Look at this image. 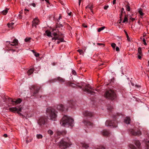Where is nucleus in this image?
Instances as JSON below:
<instances>
[{"instance_id": "4", "label": "nucleus", "mask_w": 149, "mask_h": 149, "mask_svg": "<svg viewBox=\"0 0 149 149\" xmlns=\"http://www.w3.org/2000/svg\"><path fill=\"white\" fill-rule=\"evenodd\" d=\"M104 96L107 98L113 100L116 97L115 93L111 90H109L107 91L105 95Z\"/></svg>"}, {"instance_id": "45", "label": "nucleus", "mask_w": 149, "mask_h": 149, "mask_svg": "<svg viewBox=\"0 0 149 149\" xmlns=\"http://www.w3.org/2000/svg\"><path fill=\"white\" fill-rule=\"evenodd\" d=\"M97 149H105V148L102 146H101L99 147Z\"/></svg>"}, {"instance_id": "63", "label": "nucleus", "mask_w": 149, "mask_h": 149, "mask_svg": "<svg viewBox=\"0 0 149 149\" xmlns=\"http://www.w3.org/2000/svg\"><path fill=\"white\" fill-rule=\"evenodd\" d=\"M71 13H72L71 12H70V13H69L68 14V15H69L70 16V15H71Z\"/></svg>"}, {"instance_id": "11", "label": "nucleus", "mask_w": 149, "mask_h": 149, "mask_svg": "<svg viewBox=\"0 0 149 149\" xmlns=\"http://www.w3.org/2000/svg\"><path fill=\"white\" fill-rule=\"evenodd\" d=\"M46 121V119L44 117H40L38 121V123L40 125H44Z\"/></svg>"}, {"instance_id": "19", "label": "nucleus", "mask_w": 149, "mask_h": 149, "mask_svg": "<svg viewBox=\"0 0 149 149\" xmlns=\"http://www.w3.org/2000/svg\"><path fill=\"white\" fill-rule=\"evenodd\" d=\"M10 42H9V43L11 45L13 46H16L18 45V40L17 39L15 38L13 40V42H11V44Z\"/></svg>"}, {"instance_id": "30", "label": "nucleus", "mask_w": 149, "mask_h": 149, "mask_svg": "<svg viewBox=\"0 0 149 149\" xmlns=\"http://www.w3.org/2000/svg\"><path fill=\"white\" fill-rule=\"evenodd\" d=\"M31 38L30 37H27L25 39V41L26 42H30Z\"/></svg>"}, {"instance_id": "39", "label": "nucleus", "mask_w": 149, "mask_h": 149, "mask_svg": "<svg viewBox=\"0 0 149 149\" xmlns=\"http://www.w3.org/2000/svg\"><path fill=\"white\" fill-rule=\"evenodd\" d=\"M128 20L127 18L126 15H125L124 19L123 22V23H125L126 22H127Z\"/></svg>"}, {"instance_id": "58", "label": "nucleus", "mask_w": 149, "mask_h": 149, "mask_svg": "<svg viewBox=\"0 0 149 149\" xmlns=\"http://www.w3.org/2000/svg\"><path fill=\"white\" fill-rule=\"evenodd\" d=\"M7 135L6 134H5L3 135V136L5 137H7Z\"/></svg>"}, {"instance_id": "29", "label": "nucleus", "mask_w": 149, "mask_h": 149, "mask_svg": "<svg viewBox=\"0 0 149 149\" xmlns=\"http://www.w3.org/2000/svg\"><path fill=\"white\" fill-rule=\"evenodd\" d=\"M81 144H82V146L86 148H87L88 147V145L86 144L84 142L82 143Z\"/></svg>"}, {"instance_id": "27", "label": "nucleus", "mask_w": 149, "mask_h": 149, "mask_svg": "<svg viewBox=\"0 0 149 149\" xmlns=\"http://www.w3.org/2000/svg\"><path fill=\"white\" fill-rule=\"evenodd\" d=\"M14 24V23L12 22L11 23H8L7 24L8 27L11 29H12L13 28V25Z\"/></svg>"}, {"instance_id": "20", "label": "nucleus", "mask_w": 149, "mask_h": 149, "mask_svg": "<svg viewBox=\"0 0 149 149\" xmlns=\"http://www.w3.org/2000/svg\"><path fill=\"white\" fill-rule=\"evenodd\" d=\"M74 103L72 100H70L68 102L67 104L68 106L69 107L71 108H72L73 107Z\"/></svg>"}, {"instance_id": "64", "label": "nucleus", "mask_w": 149, "mask_h": 149, "mask_svg": "<svg viewBox=\"0 0 149 149\" xmlns=\"http://www.w3.org/2000/svg\"><path fill=\"white\" fill-rule=\"evenodd\" d=\"M148 66H149V61H148Z\"/></svg>"}, {"instance_id": "56", "label": "nucleus", "mask_w": 149, "mask_h": 149, "mask_svg": "<svg viewBox=\"0 0 149 149\" xmlns=\"http://www.w3.org/2000/svg\"><path fill=\"white\" fill-rule=\"evenodd\" d=\"M116 0H113V4L114 5L116 3Z\"/></svg>"}, {"instance_id": "1", "label": "nucleus", "mask_w": 149, "mask_h": 149, "mask_svg": "<svg viewBox=\"0 0 149 149\" xmlns=\"http://www.w3.org/2000/svg\"><path fill=\"white\" fill-rule=\"evenodd\" d=\"M73 121V119L65 115L62 118L60 124L62 126L65 127H68L70 126L72 127L74 125Z\"/></svg>"}, {"instance_id": "25", "label": "nucleus", "mask_w": 149, "mask_h": 149, "mask_svg": "<svg viewBox=\"0 0 149 149\" xmlns=\"http://www.w3.org/2000/svg\"><path fill=\"white\" fill-rule=\"evenodd\" d=\"M57 80L60 82H63L65 81V80L61 77H58L57 78Z\"/></svg>"}, {"instance_id": "32", "label": "nucleus", "mask_w": 149, "mask_h": 149, "mask_svg": "<svg viewBox=\"0 0 149 149\" xmlns=\"http://www.w3.org/2000/svg\"><path fill=\"white\" fill-rule=\"evenodd\" d=\"M36 136L38 139H41L43 137L42 135L41 134H37L36 135Z\"/></svg>"}, {"instance_id": "6", "label": "nucleus", "mask_w": 149, "mask_h": 149, "mask_svg": "<svg viewBox=\"0 0 149 149\" xmlns=\"http://www.w3.org/2000/svg\"><path fill=\"white\" fill-rule=\"evenodd\" d=\"M64 36H63L62 34H61V35L58 34V36L57 37H54L52 38V40H58L57 41V43L59 44L61 42H64L63 38Z\"/></svg>"}, {"instance_id": "62", "label": "nucleus", "mask_w": 149, "mask_h": 149, "mask_svg": "<svg viewBox=\"0 0 149 149\" xmlns=\"http://www.w3.org/2000/svg\"><path fill=\"white\" fill-rule=\"evenodd\" d=\"M32 51L33 52V53H34L35 54V53H36V52H35V51H34V50H32Z\"/></svg>"}, {"instance_id": "57", "label": "nucleus", "mask_w": 149, "mask_h": 149, "mask_svg": "<svg viewBox=\"0 0 149 149\" xmlns=\"http://www.w3.org/2000/svg\"><path fill=\"white\" fill-rule=\"evenodd\" d=\"M132 21H134L135 20V19L134 18H133L132 17H131L130 18Z\"/></svg>"}, {"instance_id": "46", "label": "nucleus", "mask_w": 149, "mask_h": 149, "mask_svg": "<svg viewBox=\"0 0 149 149\" xmlns=\"http://www.w3.org/2000/svg\"><path fill=\"white\" fill-rule=\"evenodd\" d=\"M40 54L36 52L34 54V55L36 57H38L39 56Z\"/></svg>"}, {"instance_id": "48", "label": "nucleus", "mask_w": 149, "mask_h": 149, "mask_svg": "<svg viewBox=\"0 0 149 149\" xmlns=\"http://www.w3.org/2000/svg\"><path fill=\"white\" fill-rule=\"evenodd\" d=\"M88 5V8H89L91 10H92V8H93V6L92 5H91V6L90 5Z\"/></svg>"}, {"instance_id": "23", "label": "nucleus", "mask_w": 149, "mask_h": 149, "mask_svg": "<svg viewBox=\"0 0 149 149\" xmlns=\"http://www.w3.org/2000/svg\"><path fill=\"white\" fill-rule=\"evenodd\" d=\"M130 121V119L129 117H126L124 120V122L127 124H129Z\"/></svg>"}, {"instance_id": "50", "label": "nucleus", "mask_w": 149, "mask_h": 149, "mask_svg": "<svg viewBox=\"0 0 149 149\" xmlns=\"http://www.w3.org/2000/svg\"><path fill=\"white\" fill-rule=\"evenodd\" d=\"M109 7V6H104V9L105 10H107Z\"/></svg>"}, {"instance_id": "34", "label": "nucleus", "mask_w": 149, "mask_h": 149, "mask_svg": "<svg viewBox=\"0 0 149 149\" xmlns=\"http://www.w3.org/2000/svg\"><path fill=\"white\" fill-rule=\"evenodd\" d=\"M129 147L131 149H136V147L132 144L130 145Z\"/></svg>"}, {"instance_id": "42", "label": "nucleus", "mask_w": 149, "mask_h": 149, "mask_svg": "<svg viewBox=\"0 0 149 149\" xmlns=\"http://www.w3.org/2000/svg\"><path fill=\"white\" fill-rule=\"evenodd\" d=\"M56 133L57 135L60 136L62 134L63 132L58 131L56 132Z\"/></svg>"}, {"instance_id": "21", "label": "nucleus", "mask_w": 149, "mask_h": 149, "mask_svg": "<svg viewBox=\"0 0 149 149\" xmlns=\"http://www.w3.org/2000/svg\"><path fill=\"white\" fill-rule=\"evenodd\" d=\"M10 101H11L12 102H14L16 104H19L21 102L22 100L20 98L18 99L17 100L15 101H13L12 99H10Z\"/></svg>"}, {"instance_id": "12", "label": "nucleus", "mask_w": 149, "mask_h": 149, "mask_svg": "<svg viewBox=\"0 0 149 149\" xmlns=\"http://www.w3.org/2000/svg\"><path fill=\"white\" fill-rule=\"evenodd\" d=\"M138 53L137 54L138 57L139 59H141L142 56H143V54L142 52L141 48L139 47L138 49Z\"/></svg>"}, {"instance_id": "51", "label": "nucleus", "mask_w": 149, "mask_h": 149, "mask_svg": "<svg viewBox=\"0 0 149 149\" xmlns=\"http://www.w3.org/2000/svg\"><path fill=\"white\" fill-rule=\"evenodd\" d=\"M72 72L73 73V74H74V75H76V72L74 70H73L72 71Z\"/></svg>"}, {"instance_id": "61", "label": "nucleus", "mask_w": 149, "mask_h": 149, "mask_svg": "<svg viewBox=\"0 0 149 149\" xmlns=\"http://www.w3.org/2000/svg\"><path fill=\"white\" fill-rule=\"evenodd\" d=\"M19 17L20 18H21L22 17V16L21 15H19Z\"/></svg>"}, {"instance_id": "33", "label": "nucleus", "mask_w": 149, "mask_h": 149, "mask_svg": "<svg viewBox=\"0 0 149 149\" xmlns=\"http://www.w3.org/2000/svg\"><path fill=\"white\" fill-rule=\"evenodd\" d=\"M48 133L50 135H52L53 134V132L51 130H49L47 131Z\"/></svg>"}, {"instance_id": "43", "label": "nucleus", "mask_w": 149, "mask_h": 149, "mask_svg": "<svg viewBox=\"0 0 149 149\" xmlns=\"http://www.w3.org/2000/svg\"><path fill=\"white\" fill-rule=\"evenodd\" d=\"M111 46L113 49H115L116 46V45L115 43H113L111 44Z\"/></svg>"}, {"instance_id": "44", "label": "nucleus", "mask_w": 149, "mask_h": 149, "mask_svg": "<svg viewBox=\"0 0 149 149\" xmlns=\"http://www.w3.org/2000/svg\"><path fill=\"white\" fill-rule=\"evenodd\" d=\"M113 109V107L111 106H109L107 107V109L110 111H111V110H112Z\"/></svg>"}, {"instance_id": "36", "label": "nucleus", "mask_w": 149, "mask_h": 149, "mask_svg": "<svg viewBox=\"0 0 149 149\" xmlns=\"http://www.w3.org/2000/svg\"><path fill=\"white\" fill-rule=\"evenodd\" d=\"M105 28V26H103L102 27H100L97 29V31L98 32H100L101 31L103 30Z\"/></svg>"}, {"instance_id": "15", "label": "nucleus", "mask_w": 149, "mask_h": 149, "mask_svg": "<svg viewBox=\"0 0 149 149\" xmlns=\"http://www.w3.org/2000/svg\"><path fill=\"white\" fill-rule=\"evenodd\" d=\"M84 115L86 116L91 117L93 115V114L91 112L88 111H85L84 112Z\"/></svg>"}, {"instance_id": "35", "label": "nucleus", "mask_w": 149, "mask_h": 149, "mask_svg": "<svg viewBox=\"0 0 149 149\" xmlns=\"http://www.w3.org/2000/svg\"><path fill=\"white\" fill-rule=\"evenodd\" d=\"M124 31L126 35V37H127V40H128L129 41H130V38H129V36H128V35L127 33V32H126V31H125V30H124Z\"/></svg>"}, {"instance_id": "17", "label": "nucleus", "mask_w": 149, "mask_h": 149, "mask_svg": "<svg viewBox=\"0 0 149 149\" xmlns=\"http://www.w3.org/2000/svg\"><path fill=\"white\" fill-rule=\"evenodd\" d=\"M83 122L85 125L87 126H92L93 125V123H92L88 121L87 120H84Z\"/></svg>"}, {"instance_id": "26", "label": "nucleus", "mask_w": 149, "mask_h": 149, "mask_svg": "<svg viewBox=\"0 0 149 149\" xmlns=\"http://www.w3.org/2000/svg\"><path fill=\"white\" fill-rule=\"evenodd\" d=\"M67 85L71 86L72 87H75V85L73 83H71L70 82H68L66 83Z\"/></svg>"}, {"instance_id": "5", "label": "nucleus", "mask_w": 149, "mask_h": 149, "mask_svg": "<svg viewBox=\"0 0 149 149\" xmlns=\"http://www.w3.org/2000/svg\"><path fill=\"white\" fill-rule=\"evenodd\" d=\"M82 90L86 92L91 94H93V93H95L94 91V89H93L90 86L89 84H86Z\"/></svg>"}, {"instance_id": "60", "label": "nucleus", "mask_w": 149, "mask_h": 149, "mask_svg": "<svg viewBox=\"0 0 149 149\" xmlns=\"http://www.w3.org/2000/svg\"><path fill=\"white\" fill-rule=\"evenodd\" d=\"M61 18V16L60 15L58 17V19L59 20Z\"/></svg>"}, {"instance_id": "49", "label": "nucleus", "mask_w": 149, "mask_h": 149, "mask_svg": "<svg viewBox=\"0 0 149 149\" xmlns=\"http://www.w3.org/2000/svg\"><path fill=\"white\" fill-rule=\"evenodd\" d=\"M97 45H99V46L103 45V47H104V44L101 43H97Z\"/></svg>"}, {"instance_id": "28", "label": "nucleus", "mask_w": 149, "mask_h": 149, "mask_svg": "<svg viewBox=\"0 0 149 149\" xmlns=\"http://www.w3.org/2000/svg\"><path fill=\"white\" fill-rule=\"evenodd\" d=\"M45 34L48 37H52L51 36V32L48 30H46L45 31Z\"/></svg>"}, {"instance_id": "24", "label": "nucleus", "mask_w": 149, "mask_h": 149, "mask_svg": "<svg viewBox=\"0 0 149 149\" xmlns=\"http://www.w3.org/2000/svg\"><path fill=\"white\" fill-rule=\"evenodd\" d=\"M33 69L31 68L27 71V73L28 75H30L33 73Z\"/></svg>"}, {"instance_id": "18", "label": "nucleus", "mask_w": 149, "mask_h": 149, "mask_svg": "<svg viewBox=\"0 0 149 149\" xmlns=\"http://www.w3.org/2000/svg\"><path fill=\"white\" fill-rule=\"evenodd\" d=\"M101 132L102 135L104 136H108L110 134L109 132L105 130H103Z\"/></svg>"}, {"instance_id": "38", "label": "nucleus", "mask_w": 149, "mask_h": 149, "mask_svg": "<svg viewBox=\"0 0 149 149\" xmlns=\"http://www.w3.org/2000/svg\"><path fill=\"white\" fill-rule=\"evenodd\" d=\"M126 10L128 11H129L130 10V7L129 6V4L127 5L126 6Z\"/></svg>"}, {"instance_id": "53", "label": "nucleus", "mask_w": 149, "mask_h": 149, "mask_svg": "<svg viewBox=\"0 0 149 149\" xmlns=\"http://www.w3.org/2000/svg\"><path fill=\"white\" fill-rule=\"evenodd\" d=\"M82 0H79V6H80V4H81V1H82Z\"/></svg>"}, {"instance_id": "14", "label": "nucleus", "mask_w": 149, "mask_h": 149, "mask_svg": "<svg viewBox=\"0 0 149 149\" xmlns=\"http://www.w3.org/2000/svg\"><path fill=\"white\" fill-rule=\"evenodd\" d=\"M38 22L39 20L37 18H36L34 19L32 22V26L33 27L34 26L36 27V25L38 24Z\"/></svg>"}, {"instance_id": "8", "label": "nucleus", "mask_w": 149, "mask_h": 149, "mask_svg": "<svg viewBox=\"0 0 149 149\" xmlns=\"http://www.w3.org/2000/svg\"><path fill=\"white\" fill-rule=\"evenodd\" d=\"M40 87L37 86L36 85H32L30 87L31 90H35L34 92L33 93V95L35 96V95L37 94L39 91L40 89Z\"/></svg>"}, {"instance_id": "47", "label": "nucleus", "mask_w": 149, "mask_h": 149, "mask_svg": "<svg viewBox=\"0 0 149 149\" xmlns=\"http://www.w3.org/2000/svg\"><path fill=\"white\" fill-rule=\"evenodd\" d=\"M143 44L145 45H147V43H146V40L144 38H143Z\"/></svg>"}, {"instance_id": "2", "label": "nucleus", "mask_w": 149, "mask_h": 149, "mask_svg": "<svg viewBox=\"0 0 149 149\" xmlns=\"http://www.w3.org/2000/svg\"><path fill=\"white\" fill-rule=\"evenodd\" d=\"M47 116L50 119L55 120V119L57 117L56 112L51 107L47 108L46 110Z\"/></svg>"}, {"instance_id": "10", "label": "nucleus", "mask_w": 149, "mask_h": 149, "mask_svg": "<svg viewBox=\"0 0 149 149\" xmlns=\"http://www.w3.org/2000/svg\"><path fill=\"white\" fill-rule=\"evenodd\" d=\"M9 110L10 111L13 112H15L17 111H20L22 110V107L21 106H19V107H17L10 108Z\"/></svg>"}, {"instance_id": "52", "label": "nucleus", "mask_w": 149, "mask_h": 149, "mask_svg": "<svg viewBox=\"0 0 149 149\" xmlns=\"http://www.w3.org/2000/svg\"><path fill=\"white\" fill-rule=\"evenodd\" d=\"M116 51H119V48L118 47H116Z\"/></svg>"}, {"instance_id": "54", "label": "nucleus", "mask_w": 149, "mask_h": 149, "mask_svg": "<svg viewBox=\"0 0 149 149\" xmlns=\"http://www.w3.org/2000/svg\"><path fill=\"white\" fill-rule=\"evenodd\" d=\"M19 111H17V113L18 114H19V115H20V116H22L23 115H22V114L21 113H20L19 112Z\"/></svg>"}, {"instance_id": "13", "label": "nucleus", "mask_w": 149, "mask_h": 149, "mask_svg": "<svg viewBox=\"0 0 149 149\" xmlns=\"http://www.w3.org/2000/svg\"><path fill=\"white\" fill-rule=\"evenodd\" d=\"M60 26H57L56 27V29H54L53 30V31H56L57 29V31H56V32H54L53 33H52V35L54 36V37H57L58 36V34L61 35V34H60L59 33H57V32H59V31L58 30V29L59 27H60Z\"/></svg>"}, {"instance_id": "7", "label": "nucleus", "mask_w": 149, "mask_h": 149, "mask_svg": "<svg viewBox=\"0 0 149 149\" xmlns=\"http://www.w3.org/2000/svg\"><path fill=\"white\" fill-rule=\"evenodd\" d=\"M105 125L107 126H112L113 127L117 126V123L115 121L107 120L105 122Z\"/></svg>"}, {"instance_id": "59", "label": "nucleus", "mask_w": 149, "mask_h": 149, "mask_svg": "<svg viewBox=\"0 0 149 149\" xmlns=\"http://www.w3.org/2000/svg\"><path fill=\"white\" fill-rule=\"evenodd\" d=\"M31 4L33 7H35V6L36 5L34 3H33Z\"/></svg>"}, {"instance_id": "40", "label": "nucleus", "mask_w": 149, "mask_h": 149, "mask_svg": "<svg viewBox=\"0 0 149 149\" xmlns=\"http://www.w3.org/2000/svg\"><path fill=\"white\" fill-rule=\"evenodd\" d=\"M139 12L141 16H143L144 15L143 13L142 12V9H139Z\"/></svg>"}, {"instance_id": "55", "label": "nucleus", "mask_w": 149, "mask_h": 149, "mask_svg": "<svg viewBox=\"0 0 149 149\" xmlns=\"http://www.w3.org/2000/svg\"><path fill=\"white\" fill-rule=\"evenodd\" d=\"M82 25L84 27H85V28H87V26L86 25H85L84 24H82Z\"/></svg>"}, {"instance_id": "3", "label": "nucleus", "mask_w": 149, "mask_h": 149, "mask_svg": "<svg viewBox=\"0 0 149 149\" xmlns=\"http://www.w3.org/2000/svg\"><path fill=\"white\" fill-rule=\"evenodd\" d=\"M71 145L69 141L67 142L65 139H62L60 142L58 146L61 149H65Z\"/></svg>"}, {"instance_id": "16", "label": "nucleus", "mask_w": 149, "mask_h": 149, "mask_svg": "<svg viewBox=\"0 0 149 149\" xmlns=\"http://www.w3.org/2000/svg\"><path fill=\"white\" fill-rule=\"evenodd\" d=\"M56 109L60 111H63L64 110V107L63 104H59L57 105Z\"/></svg>"}, {"instance_id": "9", "label": "nucleus", "mask_w": 149, "mask_h": 149, "mask_svg": "<svg viewBox=\"0 0 149 149\" xmlns=\"http://www.w3.org/2000/svg\"><path fill=\"white\" fill-rule=\"evenodd\" d=\"M129 132L130 134L134 136H139L141 134V132L140 130L135 132L133 130L131 129L129 130Z\"/></svg>"}, {"instance_id": "31", "label": "nucleus", "mask_w": 149, "mask_h": 149, "mask_svg": "<svg viewBox=\"0 0 149 149\" xmlns=\"http://www.w3.org/2000/svg\"><path fill=\"white\" fill-rule=\"evenodd\" d=\"M146 149H149V140L146 143Z\"/></svg>"}, {"instance_id": "37", "label": "nucleus", "mask_w": 149, "mask_h": 149, "mask_svg": "<svg viewBox=\"0 0 149 149\" xmlns=\"http://www.w3.org/2000/svg\"><path fill=\"white\" fill-rule=\"evenodd\" d=\"M8 9L6 8V10H3L2 11V13L4 15H6L8 13Z\"/></svg>"}, {"instance_id": "22", "label": "nucleus", "mask_w": 149, "mask_h": 149, "mask_svg": "<svg viewBox=\"0 0 149 149\" xmlns=\"http://www.w3.org/2000/svg\"><path fill=\"white\" fill-rule=\"evenodd\" d=\"M134 143L138 148H139L141 145L140 142L139 140H135Z\"/></svg>"}, {"instance_id": "41", "label": "nucleus", "mask_w": 149, "mask_h": 149, "mask_svg": "<svg viewBox=\"0 0 149 149\" xmlns=\"http://www.w3.org/2000/svg\"><path fill=\"white\" fill-rule=\"evenodd\" d=\"M77 52H79L80 53V54H84V52L83 51V50L81 49H78L77 50Z\"/></svg>"}]
</instances>
